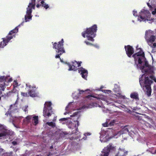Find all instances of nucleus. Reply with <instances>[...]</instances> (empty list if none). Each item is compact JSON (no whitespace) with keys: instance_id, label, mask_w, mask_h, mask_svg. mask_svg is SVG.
<instances>
[{"instance_id":"f257e3e1","label":"nucleus","mask_w":156,"mask_h":156,"mask_svg":"<svg viewBox=\"0 0 156 156\" xmlns=\"http://www.w3.org/2000/svg\"><path fill=\"white\" fill-rule=\"evenodd\" d=\"M138 47H136V53L133 55L136 67L139 68L142 73L153 74L155 69L154 67L149 65L145 58L144 52L141 48L138 49ZM149 77L151 80H150L148 76L146 77L145 74H143L139 79L140 84L148 97L151 95V84L152 82V80L156 82V78L153 75H151Z\"/></svg>"},{"instance_id":"f03ea898","label":"nucleus","mask_w":156,"mask_h":156,"mask_svg":"<svg viewBox=\"0 0 156 156\" xmlns=\"http://www.w3.org/2000/svg\"><path fill=\"white\" fill-rule=\"evenodd\" d=\"M134 130L133 127L132 126H126L119 131L111 129L107 131L102 130L100 133V140L101 142H106L112 137L117 138L121 134L127 133H128L130 136L133 137V133L135 134Z\"/></svg>"},{"instance_id":"7ed1b4c3","label":"nucleus","mask_w":156,"mask_h":156,"mask_svg":"<svg viewBox=\"0 0 156 156\" xmlns=\"http://www.w3.org/2000/svg\"><path fill=\"white\" fill-rule=\"evenodd\" d=\"M153 19L151 17V14L149 11L146 9L145 7L142 9L139 12L137 20L140 22H148L151 23L153 21Z\"/></svg>"},{"instance_id":"20e7f679","label":"nucleus","mask_w":156,"mask_h":156,"mask_svg":"<svg viewBox=\"0 0 156 156\" xmlns=\"http://www.w3.org/2000/svg\"><path fill=\"white\" fill-rule=\"evenodd\" d=\"M97 30V26L94 25L91 27L87 28L86 31L82 33V35L84 37H86L89 40L93 41V38L96 36Z\"/></svg>"},{"instance_id":"39448f33","label":"nucleus","mask_w":156,"mask_h":156,"mask_svg":"<svg viewBox=\"0 0 156 156\" xmlns=\"http://www.w3.org/2000/svg\"><path fill=\"white\" fill-rule=\"evenodd\" d=\"M24 21L19 24L17 27H16L14 30L11 31L9 33L8 35L6 38H3V41L0 43V48H3L5 46L8 42L12 39L15 37V34L18 32V27H20L21 26L23 25Z\"/></svg>"},{"instance_id":"423d86ee","label":"nucleus","mask_w":156,"mask_h":156,"mask_svg":"<svg viewBox=\"0 0 156 156\" xmlns=\"http://www.w3.org/2000/svg\"><path fill=\"white\" fill-rule=\"evenodd\" d=\"M153 32L151 30L146 31L145 35V39L148 44L152 48L156 47V43H153L156 39L155 37L153 35Z\"/></svg>"},{"instance_id":"0eeeda50","label":"nucleus","mask_w":156,"mask_h":156,"mask_svg":"<svg viewBox=\"0 0 156 156\" xmlns=\"http://www.w3.org/2000/svg\"><path fill=\"white\" fill-rule=\"evenodd\" d=\"M80 112H76L73 113L72 115H70L72 117H74L73 120L74 122L72 123L71 122H69V124L68 126L69 128L73 129V127L75 128L76 131H77V127L79 126V119L80 117Z\"/></svg>"},{"instance_id":"6e6552de","label":"nucleus","mask_w":156,"mask_h":156,"mask_svg":"<svg viewBox=\"0 0 156 156\" xmlns=\"http://www.w3.org/2000/svg\"><path fill=\"white\" fill-rule=\"evenodd\" d=\"M35 0H31V2L29 4L28 7L27 8L26 14L25 16V22L29 21V20H31L32 16L31 13L32 9H35Z\"/></svg>"},{"instance_id":"1a4fd4ad","label":"nucleus","mask_w":156,"mask_h":156,"mask_svg":"<svg viewBox=\"0 0 156 156\" xmlns=\"http://www.w3.org/2000/svg\"><path fill=\"white\" fill-rule=\"evenodd\" d=\"M63 40L62 39L61 41L59 42L58 43H55L53 44V48L55 49L56 52L58 53L55 56L56 58H59L60 55L65 52V51L63 47Z\"/></svg>"},{"instance_id":"9d476101","label":"nucleus","mask_w":156,"mask_h":156,"mask_svg":"<svg viewBox=\"0 0 156 156\" xmlns=\"http://www.w3.org/2000/svg\"><path fill=\"white\" fill-rule=\"evenodd\" d=\"M14 135V133L11 130L8 129L5 125L0 124V137L6 136L9 139Z\"/></svg>"},{"instance_id":"9b49d317","label":"nucleus","mask_w":156,"mask_h":156,"mask_svg":"<svg viewBox=\"0 0 156 156\" xmlns=\"http://www.w3.org/2000/svg\"><path fill=\"white\" fill-rule=\"evenodd\" d=\"M26 89L28 91V94L22 92L21 93L22 95L25 97L30 96L32 97L37 96V94L35 92V87L31 86L29 84H26Z\"/></svg>"},{"instance_id":"f8f14e48","label":"nucleus","mask_w":156,"mask_h":156,"mask_svg":"<svg viewBox=\"0 0 156 156\" xmlns=\"http://www.w3.org/2000/svg\"><path fill=\"white\" fill-rule=\"evenodd\" d=\"M51 103V102H46L44 104L43 109V115L44 117H49L51 115L52 112Z\"/></svg>"},{"instance_id":"ddd939ff","label":"nucleus","mask_w":156,"mask_h":156,"mask_svg":"<svg viewBox=\"0 0 156 156\" xmlns=\"http://www.w3.org/2000/svg\"><path fill=\"white\" fill-rule=\"evenodd\" d=\"M38 116L34 115H30L27 117L23 120V122L26 123L32 121L33 124L34 125H37L38 123Z\"/></svg>"},{"instance_id":"4468645a","label":"nucleus","mask_w":156,"mask_h":156,"mask_svg":"<svg viewBox=\"0 0 156 156\" xmlns=\"http://www.w3.org/2000/svg\"><path fill=\"white\" fill-rule=\"evenodd\" d=\"M150 3H147L148 6L152 11L153 15L156 14V0H149Z\"/></svg>"},{"instance_id":"2eb2a0df","label":"nucleus","mask_w":156,"mask_h":156,"mask_svg":"<svg viewBox=\"0 0 156 156\" xmlns=\"http://www.w3.org/2000/svg\"><path fill=\"white\" fill-rule=\"evenodd\" d=\"M115 147L112 144H110L105 147L101 152V156H108L109 153L111 150H113Z\"/></svg>"},{"instance_id":"dca6fc26","label":"nucleus","mask_w":156,"mask_h":156,"mask_svg":"<svg viewBox=\"0 0 156 156\" xmlns=\"http://www.w3.org/2000/svg\"><path fill=\"white\" fill-rule=\"evenodd\" d=\"M89 91V93L91 92L92 90L89 89H87L85 90H78V91H75L73 93L72 96L73 98L77 99L81 95L84 94L86 91Z\"/></svg>"},{"instance_id":"f3484780","label":"nucleus","mask_w":156,"mask_h":156,"mask_svg":"<svg viewBox=\"0 0 156 156\" xmlns=\"http://www.w3.org/2000/svg\"><path fill=\"white\" fill-rule=\"evenodd\" d=\"M76 105L73 102L69 103L68 105L66 108V112L64 113V115H66L67 114H71L72 111H73L74 108H75Z\"/></svg>"},{"instance_id":"a211bd4d","label":"nucleus","mask_w":156,"mask_h":156,"mask_svg":"<svg viewBox=\"0 0 156 156\" xmlns=\"http://www.w3.org/2000/svg\"><path fill=\"white\" fill-rule=\"evenodd\" d=\"M81 63V62L78 63L76 61H74L73 62L72 65H70L69 63H67V65L69 68L68 70L69 71H75L77 69V67L80 66V63Z\"/></svg>"},{"instance_id":"6ab92c4d","label":"nucleus","mask_w":156,"mask_h":156,"mask_svg":"<svg viewBox=\"0 0 156 156\" xmlns=\"http://www.w3.org/2000/svg\"><path fill=\"white\" fill-rule=\"evenodd\" d=\"M89 97H93L98 99H101L102 100L105 101L108 104H111L112 103V100L110 99L107 98V97L103 95H100L98 97H97L94 96H89Z\"/></svg>"},{"instance_id":"aec40b11","label":"nucleus","mask_w":156,"mask_h":156,"mask_svg":"<svg viewBox=\"0 0 156 156\" xmlns=\"http://www.w3.org/2000/svg\"><path fill=\"white\" fill-rule=\"evenodd\" d=\"M78 71L81 74L82 78L86 79L88 74L87 71L83 68L81 67L79 69Z\"/></svg>"},{"instance_id":"412c9836","label":"nucleus","mask_w":156,"mask_h":156,"mask_svg":"<svg viewBox=\"0 0 156 156\" xmlns=\"http://www.w3.org/2000/svg\"><path fill=\"white\" fill-rule=\"evenodd\" d=\"M126 52L128 57H130L133 53V48L129 45L125 46Z\"/></svg>"},{"instance_id":"4be33fe9","label":"nucleus","mask_w":156,"mask_h":156,"mask_svg":"<svg viewBox=\"0 0 156 156\" xmlns=\"http://www.w3.org/2000/svg\"><path fill=\"white\" fill-rule=\"evenodd\" d=\"M13 119H12V124L13 125L15 126V124L16 123H19L20 121V120L21 119L23 118V117L20 116L19 117H13Z\"/></svg>"},{"instance_id":"5701e85b","label":"nucleus","mask_w":156,"mask_h":156,"mask_svg":"<svg viewBox=\"0 0 156 156\" xmlns=\"http://www.w3.org/2000/svg\"><path fill=\"white\" fill-rule=\"evenodd\" d=\"M127 154V152L124 149H120L119 151L118 154L115 156H126Z\"/></svg>"},{"instance_id":"b1692460","label":"nucleus","mask_w":156,"mask_h":156,"mask_svg":"<svg viewBox=\"0 0 156 156\" xmlns=\"http://www.w3.org/2000/svg\"><path fill=\"white\" fill-rule=\"evenodd\" d=\"M117 121L116 120H113L112 121H111L109 123L108 122H107L103 124V126L104 127H107L108 126V125L109 126H113L115 124L117 123Z\"/></svg>"},{"instance_id":"393cba45","label":"nucleus","mask_w":156,"mask_h":156,"mask_svg":"<svg viewBox=\"0 0 156 156\" xmlns=\"http://www.w3.org/2000/svg\"><path fill=\"white\" fill-rule=\"evenodd\" d=\"M130 97L131 98L135 99H139L138 94L137 93L134 92L132 93L130 95Z\"/></svg>"},{"instance_id":"a878e982","label":"nucleus","mask_w":156,"mask_h":156,"mask_svg":"<svg viewBox=\"0 0 156 156\" xmlns=\"http://www.w3.org/2000/svg\"><path fill=\"white\" fill-rule=\"evenodd\" d=\"M18 90L16 89L15 88H13V90H12L11 92H9L8 94L9 95L12 94H14L17 96L18 97Z\"/></svg>"},{"instance_id":"bb28decb","label":"nucleus","mask_w":156,"mask_h":156,"mask_svg":"<svg viewBox=\"0 0 156 156\" xmlns=\"http://www.w3.org/2000/svg\"><path fill=\"white\" fill-rule=\"evenodd\" d=\"M41 5H42V6L46 9H47L49 7L48 5L45 2L43 1H41Z\"/></svg>"},{"instance_id":"cd10ccee","label":"nucleus","mask_w":156,"mask_h":156,"mask_svg":"<svg viewBox=\"0 0 156 156\" xmlns=\"http://www.w3.org/2000/svg\"><path fill=\"white\" fill-rule=\"evenodd\" d=\"M46 124L49 126L51 127H54L55 126V122H46Z\"/></svg>"},{"instance_id":"c85d7f7f","label":"nucleus","mask_w":156,"mask_h":156,"mask_svg":"<svg viewBox=\"0 0 156 156\" xmlns=\"http://www.w3.org/2000/svg\"><path fill=\"white\" fill-rule=\"evenodd\" d=\"M113 90L115 92H119V88L117 85L115 84L114 85V88Z\"/></svg>"},{"instance_id":"c756f323","label":"nucleus","mask_w":156,"mask_h":156,"mask_svg":"<svg viewBox=\"0 0 156 156\" xmlns=\"http://www.w3.org/2000/svg\"><path fill=\"white\" fill-rule=\"evenodd\" d=\"M100 101V103H101V105H99L98 104H96L95 103H93V107H99L104 108L103 105L101 103V101Z\"/></svg>"},{"instance_id":"7c9ffc66","label":"nucleus","mask_w":156,"mask_h":156,"mask_svg":"<svg viewBox=\"0 0 156 156\" xmlns=\"http://www.w3.org/2000/svg\"><path fill=\"white\" fill-rule=\"evenodd\" d=\"M15 105H12L10 106L9 111L13 112V110L16 109L15 107Z\"/></svg>"},{"instance_id":"2f4dec72","label":"nucleus","mask_w":156,"mask_h":156,"mask_svg":"<svg viewBox=\"0 0 156 156\" xmlns=\"http://www.w3.org/2000/svg\"><path fill=\"white\" fill-rule=\"evenodd\" d=\"M18 83L17 82V81L16 80H14V82L13 84V88H16V87L17 86H18Z\"/></svg>"},{"instance_id":"473e14b6","label":"nucleus","mask_w":156,"mask_h":156,"mask_svg":"<svg viewBox=\"0 0 156 156\" xmlns=\"http://www.w3.org/2000/svg\"><path fill=\"white\" fill-rule=\"evenodd\" d=\"M69 118V117L66 118H63L62 119H59V121L60 122H62V121H65L67 120Z\"/></svg>"},{"instance_id":"72a5a7b5","label":"nucleus","mask_w":156,"mask_h":156,"mask_svg":"<svg viewBox=\"0 0 156 156\" xmlns=\"http://www.w3.org/2000/svg\"><path fill=\"white\" fill-rule=\"evenodd\" d=\"M144 123L145 125L147 126V127H149V128L151 127V125L148 122H145Z\"/></svg>"},{"instance_id":"f704fd0d","label":"nucleus","mask_w":156,"mask_h":156,"mask_svg":"<svg viewBox=\"0 0 156 156\" xmlns=\"http://www.w3.org/2000/svg\"><path fill=\"white\" fill-rule=\"evenodd\" d=\"M28 107V106H25L24 107H23L22 108V109L23 110L24 112H25L27 111V108Z\"/></svg>"},{"instance_id":"c9c22d12","label":"nucleus","mask_w":156,"mask_h":156,"mask_svg":"<svg viewBox=\"0 0 156 156\" xmlns=\"http://www.w3.org/2000/svg\"><path fill=\"white\" fill-rule=\"evenodd\" d=\"M133 13L134 16H137V14L136 11H135V10H133Z\"/></svg>"},{"instance_id":"e433bc0d","label":"nucleus","mask_w":156,"mask_h":156,"mask_svg":"<svg viewBox=\"0 0 156 156\" xmlns=\"http://www.w3.org/2000/svg\"><path fill=\"white\" fill-rule=\"evenodd\" d=\"M10 154L9 153H5L3 154V156H10Z\"/></svg>"},{"instance_id":"4c0bfd02","label":"nucleus","mask_w":156,"mask_h":156,"mask_svg":"<svg viewBox=\"0 0 156 156\" xmlns=\"http://www.w3.org/2000/svg\"><path fill=\"white\" fill-rule=\"evenodd\" d=\"M151 153L152 154H156V149H153L152 151H151Z\"/></svg>"},{"instance_id":"58836bf2","label":"nucleus","mask_w":156,"mask_h":156,"mask_svg":"<svg viewBox=\"0 0 156 156\" xmlns=\"http://www.w3.org/2000/svg\"><path fill=\"white\" fill-rule=\"evenodd\" d=\"M85 43L87 45H92V44L88 41H85Z\"/></svg>"},{"instance_id":"ea45409f","label":"nucleus","mask_w":156,"mask_h":156,"mask_svg":"<svg viewBox=\"0 0 156 156\" xmlns=\"http://www.w3.org/2000/svg\"><path fill=\"white\" fill-rule=\"evenodd\" d=\"M104 92L105 93H110L111 92V91L110 90H105Z\"/></svg>"},{"instance_id":"a19ab883","label":"nucleus","mask_w":156,"mask_h":156,"mask_svg":"<svg viewBox=\"0 0 156 156\" xmlns=\"http://www.w3.org/2000/svg\"><path fill=\"white\" fill-rule=\"evenodd\" d=\"M12 144L14 145H15L17 144V143L16 142V141H13L12 142Z\"/></svg>"},{"instance_id":"79ce46f5","label":"nucleus","mask_w":156,"mask_h":156,"mask_svg":"<svg viewBox=\"0 0 156 156\" xmlns=\"http://www.w3.org/2000/svg\"><path fill=\"white\" fill-rule=\"evenodd\" d=\"M155 48H153V50H152V52H155L156 51V50H155Z\"/></svg>"},{"instance_id":"37998d69","label":"nucleus","mask_w":156,"mask_h":156,"mask_svg":"<svg viewBox=\"0 0 156 156\" xmlns=\"http://www.w3.org/2000/svg\"><path fill=\"white\" fill-rule=\"evenodd\" d=\"M85 135V136H89V135H90V133H86L84 134Z\"/></svg>"},{"instance_id":"c03bdc74","label":"nucleus","mask_w":156,"mask_h":156,"mask_svg":"<svg viewBox=\"0 0 156 156\" xmlns=\"http://www.w3.org/2000/svg\"><path fill=\"white\" fill-rule=\"evenodd\" d=\"M56 117H55L53 119V122H55L56 120Z\"/></svg>"},{"instance_id":"a18cd8bd","label":"nucleus","mask_w":156,"mask_h":156,"mask_svg":"<svg viewBox=\"0 0 156 156\" xmlns=\"http://www.w3.org/2000/svg\"><path fill=\"white\" fill-rule=\"evenodd\" d=\"M118 98H124V97L122 95H119V97Z\"/></svg>"},{"instance_id":"49530a36","label":"nucleus","mask_w":156,"mask_h":156,"mask_svg":"<svg viewBox=\"0 0 156 156\" xmlns=\"http://www.w3.org/2000/svg\"><path fill=\"white\" fill-rule=\"evenodd\" d=\"M41 5H41V4L40 5L39 4H37L36 5V7L37 8H39Z\"/></svg>"},{"instance_id":"de8ad7c7","label":"nucleus","mask_w":156,"mask_h":156,"mask_svg":"<svg viewBox=\"0 0 156 156\" xmlns=\"http://www.w3.org/2000/svg\"><path fill=\"white\" fill-rule=\"evenodd\" d=\"M53 154L52 153L50 152L47 155L48 156H50V155H52Z\"/></svg>"},{"instance_id":"09e8293b","label":"nucleus","mask_w":156,"mask_h":156,"mask_svg":"<svg viewBox=\"0 0 156 156\" xmlns=\"http://www.w3.org/2000/svg\"><path fill=\"white\" fill-rule=\"evenodd\" d=\"M85 108V106H83V107H82V108L81 109L80 108L79 109H80H80H84Z\"/></svg>"},{"instance_id":"8fccbe9b","label":"nucleus","mask_w":156,"mask_h":156,"mask_svg":"<svg viewBox=\"0 0 156 156\" xmlns=\"http://www.w3.org/2000/svg\"><path fill=\"white\" fill-rule=\"evenodd\" d=\"M3 150L2 148H0V152H3Z\"/></svg>"},{"instance_id":"3c124183","label":"nucleus","mask_w":156,"mask_h":156,"mask_svg":"<svg viewBox=\"0 0 156 156\" xmlns=\"http://www.w3.org/2000/svg\"><path fill=\"white\" fill-rule=\"evenodd\" d=\"M5 115H7V116H8V115H10L9 114V112H7L6 114H5Z\"/></svg>"},{"instance_id":"603ef678","label":"nucleus","mask_w":156,"mask_h":156,"mask_svg":"<svg viewBox=\"0 0 156 156\" xmlns=\"http://www.w3.org/2000/svg\"><path fill=\"white\" fill-rule=\"evenodd\" d=\"M109 110H108V109H106V112L107 113L108 112H109Z\"/></svg>"},{"instance_id":"864d4df0","label":"nucleus","mask_w":156,"mask_h":156,"mask_svg":"<svg viewBox=\"0 0 156 156\" xmlns=\"http://www.w3.org/2000/svg\"><path fill=\"white\" fill-rule=\"evenodd\" d=\"M83 139L84 140H85L86 139H87V137H83Z\"/></svg>"},{"instance_id":"5fc2aeb1","label":"nucleus","mask_w":156,"mask_h":156,"mask_svg":"<svg viewBox=\"0 0 156 156\" xmlns=\"http://www.w3.org/2000/svg\"><path fill=\"white\" fill-rule=\"evenodd\" d=\"M53 148V146H51L50 147V149H51Z\"/></svg>"},{"instance_id":"6e6d98bb","label":"nucleus","mask_w":156,"mask_h":156,"mask_svg":"<svg viewBox=\"0 0 156 156\" xmlns=\"http://www.w3.org/2000/svg\"><path fill=\"white\" fill-rule=\"evenodd\" d=\"M65 122H62V124H65Z\"/></svg>"},{"instance_id":"4d7b16f0","label":"nucleus","mask_w":156,"mask_h":156,"mask_svg":"<svg viewBox=\"0 0 156 156\" xmlns=\"http://www.w3.org/2000/svg\"><path fill=\"white\" fill-rule=\"evenodd\" d=\"M132 22H133V23H134V20H132Z\"/></svg>"},{"instance_id":"13d9d810","label":"nucleus","mask_w":156,"mask_h":156,"mask_svg":"<svg viewBox=\"0 0 156 156\" xmlns=\"http://www.w3.org/2000/svg\"><path fill=\"white\" fill-rule=\"evenodd\" d=\"M103 112H105V110H104L103 109Z\"/></svg>"},{"instance_id":"bf43d9fd","label":"nucleus","mask_w":156,"mask_h":156,"mask_svg":"<svg viewBox=\"0 0 156 156\" xmlns=\"http://www.w3.org/2000/svg\"><path fill=\"white\" fill-rule=\"evenodd\" d=\"M96 47L97 48H98V46H96Z\"/></svg>"},{"instance_id":"052dcab7","label":"nucleus","mask_w":156,"mask_h":156,"mask_svg":"<svg viewBox=\"0 0 156 156\" xmlns=\"http://www.w3.org/2000/svg\"><path fill=\"white\" fill-rule=\"evenodd\" d=\"M60 59L61 61L62 62V60L61 59Z\"/></svg>"},{"instance_id":"680f3d73","label":"nucleus","mask_w":156,"mask_h":156,"mask_svg":"<svg viewBox=\"0 0 156 156\" xmlns=\"http://www.w3.org/2000/svg\"><path fill=\"white\" fill-rule=\"evenodd\" d=\"M152 59L153 60V57H152Z\"/></svg>"}]
</instances>
